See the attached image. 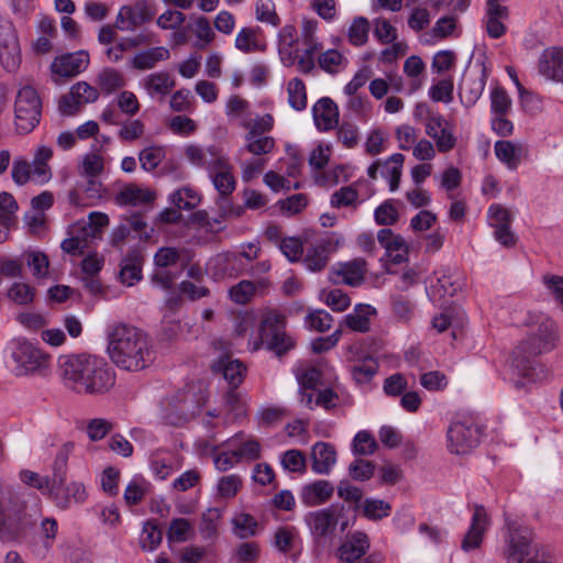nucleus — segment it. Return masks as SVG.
<instances>
[{
    "instance_id": "2f4dec72",
    "label": "nucleus",
    "mask_w": 563,
    "mask_h": 563,
    "mask_svg": "<svg viewBox=\"0 0 563 563\" xmlns=\"http://www.w3.org/2000/svg\"><path fill=\"white\" fill-rule=\"evenodd\" d=\"M486 31L489 37L499 38L506 33L504 21L509 16V10L503 4L486 3Z\"/></svg>"
},
{
    "instance_id": "7c9ffc66",
    "label": "nucleus",
    "mask_w": 563,
    "mask_h": 563,
    "mask_svg": "<svg viewBox=\"0 0 563 563\" xmlns=\"http://www.w3.org/2000/svg\"><path fill=\"white\" fill-rule=\"evenodd\" d=\"M486 85V74L483 70L479 75H470L460 82V97L466 107H473L483 95Z\"/></svg>"
},
{
    "instance_id": "49530a36",
    "label": "nucleus",
    "mask_w": 563,
    "mask_h": 563,
    "mask_svg": "<svg viewBox=\"0 0 563 563\" xmlns=\"http://www.w3.org/2000/svg\"><path fill=\"white\" fill-rule=\"evenodd\" d=\"M98 97V90L86 81L73 85V114L79 110L80 106L95 102Z\"/></svg>"
},
{
    "instance_id": "7ed1b4c3",
    "label": "nucleus",
    "mask_w": 563,
    "mask_h": 563,
    "mask_svg": "<svg viewBox=\"0 0 563 563\" xmlns=\"http://www.w3.org/2000/svg\"><path fill=\"white\" fill-rule=\"evenodd\" d=\"M188 162L197 168L208 173L214 189L219 196L227 198L236 189V178L230 157L218 145H188L185 148Z\"/></svg>"
},
{
    "instance_id": "680f3d73",
    "label": "nucleus",
    "mask_w": 563,
    "mask_h": 563,
    "mask_svg": "<svg viewBox=\"0 0 563 563\" xmlns=\"http://www.w3.org/2000/svg\"><path fill=\"white\" fill-rule=\"evenodd\" d=\"M394 316L401 322H409L415 316V303L406 296L395 295L390 299Z\"/></svg>"
},
{
    "instance_id": "20e7f679",
    "label": "nucleus",
    "mask_w": 563,
    "mask_h": 563,
    "mask_svg": "<svg viewBox=\"0 0 563 563\" xmlns=\"http://www.w3.org/2000/svg\"><path fill=\"white\" fill-rule=\"evenodd\" d=\"M114 382V373L103 358L82 353L73 360V391L103 394L113 387Z\"/></svg>"
},
{
    "instance_id": "a19ab883",
    "label": "nucleus",
    "mask_w": 563,
    "mask_h": 563,
    "mask_svg": "<svg viewBox=\"0 0 563 563\" xmlns=\"http://www.w3.org/2000/svg\"><path fill=\"white\" fill-rule=\"evenodd\" d=\"M319 22L314 19H303L300 26V42L305 46V51L309 53H318L322 49V43L317 36Z\"/></svg>"
},
{
    "instance_id": "2eb2a0df",
    "label": "nucleus",
    "mask_w": 563,
    "mask_h": 563,
    "mask_svg": "<svg viewBox=\"0 0 563 563\" xmlns=\"http://www.w3.org/2000/svg\"><path fill=\"white\" fill-rule=\"evenodd\" d=\"M366 272V261L358 257L333 265L330 269L329 278L333 284L357 287L364 283Z\"/></svg>"
},
{
    "instance_id": "052dcab7",
    "label": "nucleus",
    "mask_w": 563,
    "mask_h": 563,
    "mask_svg": "<svg viewBox=\"0 0 563 563\" xmlns=\"http://www.w3.org/2000/svg\"><path fill=\"white\" fill-rule=\"evenodd\" d=\"M194 533L192 526L185 518H175L170 521L167 539L169 542H185L191 538Z\"/></svg>"
},
{
    "instance_id": "774afa93",
    "label": "nucleus",
    "mask_w": 563,
    "mask_h": 563,
    "mask_svg": "<svg viewBox=\"0 0 563 563\" xmlns=\"http://www.w3.org/2000/svg\"><path fill=\"white\" fill-rule=\"evenodd\" d=\"M165 157V151L161 146H148L139 153L141 167L146 172L154 170Z\"/></svg>"
},
{
    "instance_id": "a18cd8bd",
    "label": "nucleus",
    "mask_w": 563,
    "mask_h": 563,
    "mask_svg": "<svg viewBox=\"0 0 563 563\" xmlns=\"http://www.w3.org/2000/svg\"><path fill=\"white\" fill-rule=\"evenodd\" d=\"M288 103L295 111L307 108V90L305 82L296 77L287 84Z\"/></svg>"
},
{
    "instance_id": "e2e57ef3",
    "label": "nucleus",
    "mask_w": 563,
    "mask_h": 563,
    "mask_svg": "<svg viewBox=\"0 0 563 563\" xmlns=\"http://www.w3.org/2000/svg\"><path fill=\"white\" fill-rule=\"evenodd\" d=\"M368 32V20L363 16L355 18L349 27V42L354 46H362L367 42Z\"/></svg>"
},
{
    "instance_id": "de8ad7c7",
    "label": "nucleus",
    "mask_w": 563,
    "mask_h": 563,
    "mask_svg": "<svg viewBox=\"0 0 563 563\" xmlns=\"http://www.w3.org/2000/svg\"><path fill=\"white\" fill-rule=\"evenodd\" d=\"M8 298L19 306H26L34 301L35 288L29 283L14 282L7 291Z\"/></svg>"
},
{
    "instance_id": "c03bdc74",
    "label": "nucleus",
    "mask_w": 563,
    "mask_h": 563,
    "mask_svg": "<svg viewBox=\"0 0 563 563\" xmlns=\"http://www.w3.org/2000/svg\"><path fill=\"white\" fill-rule=\"evenodd\" d=\"M489 99L492 115H509L512 110V100L503 87L492 88Z\"/></svg>"
},
{
    "instance_id": "f704fd0d",
    "label": "nucleus",
    "mask_w": 563,
    "mask_h": 563,
    "mask_svg": "<svg viewBox=\"0 0 563 563\" xmlns=\"http://www.w3.org/2000/svg\"><path fill=\"white\" fill-rule=\"evenodd\" d=\"M169 51L164 46L151 47L136 53L132 66L139 70L152 69L158 62L169 58Z\"/></svg>"
},
{
    "instance_id": "f8f14e48",
    "label": "nucleus",
    "mask_w": 563,
    "mask_h": 563,
    "mask_svg": "<svg viewBox=\"0 0 563 563\" xmlns=\"http://www.w3.org/2000/svg\"><path fill=\"white\" fill-rule=\"evenodd\" d=\"M156 15V5L147 0L134 4L122 5L115 18V29L123 32H133L141 25L151 22Z\"/></svg>"
},
{
    "instance_id": "bb28decb",
    "label": "nucleus",
    "mask_w": 563,
    "mask_h": 563,
    "mask_svg": "<svg viewBox=\"0 0 563 563\" xmlns=\"http://www.w3.org/2000/svg\"><path fill=\"white\" fill-rule=\"evenodd\" d=\"M223 446L233 448L240 462L256 461L261 457V444L254 438L244 439L239 432L222 443Z\"/></svg>"
},
{
    "instance_id": "6ab92c4d",
    "label": "nucleus",
    "mask_w": 563,
    "mask_h": 563,
    "mask_svg": "<svg viewBox=\"0 0 563 563\" xmlns=\"http://www.w3.org/2000/svg\"><path fill=\"white\" fill-rule=\"evenodd\" d=\"M377 240L393 264H401L407 261L408 245L401 235L390 229H380L377 232Z\"/></svg>"
},
{
    "instance_id": "603ef678",
    "label": "nucleus",
    "mask_w": 563,
    "mask_h": 563,
    "mask_svg": "<svg viewBox=\"0 0 563 563\" xmlns=\"http://www.w3.org/2000/svg\"><path fill=\"white\" fill-rule=\"evenodd\" d=\"M188 29L196 35L197 42L195 46L197 48H203L209 45L214 37V33L211 29L210 22L205 16H198Z\"/></svg>"
},
{
    "instance_id": "69168bd1",
    "label": "nucleus",
    "mask_w": 563,
    "mask_h": 563,
    "mask_svg": "<svg viewBox=\"0 0 563 563\" xmlns=\"http://www.w3.org/2000/svg\"><path fill=\"white\" fill-rule=\"evenodd\" d=\"M255 15L256 20L262 23H266L272 26H278L280 24V19L276 13L273 0H257L255 3Z\"/></svg>"
},
{
    "instance_id": "c85d7f7f",
    "label": "nucleus",
    "mask_w": 563,
    "mask_h": 563,
    "mask_svg": "<svg viewBox=\"0 0 563 563\" xmlns=\"http://www.w3.org/2000/svg\"><path fill=\"white\" fill-rule=\"evenodd\" d=\"M332 243L329 239H320L307 249L303 257L305 266L311 272L322 271L329 261Z\"/></svg>"
},
{
    "instance_id": "9d476101",
    "label": "nucleus",
    "mask_w": 563,
    "mask_h": 563,
    "mask_svg": "<svg viewBox=\"0 0 563 563\" xmlns=\"http://www.w3.org/2000/svg\"><path fill=\"white\" fill-rule=\"evenodd\" d=\"M41 110L42 102L37 91L31 86L21 88L14 104L16 130L23 134L33 131L40 123Z\"/></svg>"
},
{
    "instance_id": "4be33fe9",
    "label": "nucleus",
    "mask_w": 563,
    "mask_h": 563,
    "mask_svg": "<svg viewBox=\"0 0 563 563\" xmlns=\"http://www.w3.org/2000/svg\"><path fill=\"white\" fill-rule=\"evenodd\" d=\"M336 463V451L330 443L319 441L311 450V470L316 474L325 475Z\"/></svg>"
},
{
    "instance_id": "b1692460",
    "label": "nucleus",
    "mask_w": 563,
    "mask_h": 563,
    "mask_svg": "<svg viewBox=\"0 0 563 563\" xmlns=\"http://www.w3.org/2000/svg\"><path fill=\"white\" fill-rule=\"evenodd\" d=\"M103 264V256L96 252L89 253L80 263L82 274L80 279L84 283V286L89 289L91 294H97L101 289L98 274L102 269Z\"/></svg>"
},
{
    "instance_id": "f03ea898",
    "label": "nucleus",
    "mask_w": 563,
    "mask_h": 563,
    "mask_svg": "<svg viewBox=\"0 0 563 563\" xmlns=\"http://www.w3.org/2000/svg\"><path fill=\"white\" fill-rule=\"evenodd\" d=\"M556 341L555 324L547 317H540L537 325L530 330L512 352L511 366L518 376L536 379L538 356L551 351Z\"/></svg>"
},
{
    "instance_id": "393cba45",
    "label": "nucleus",
    "mask_w": 563,
    "mask_h": 563,
    "mask_svg": "<svg viewBox=\"0 0 563 563\" xmlns=\"http://www.w3.org/2000/svg\"><path fill=\"white\" fill-rule=\"evenodd\" d=\"M333 485L325 479H318L301 488L300 500L303 505L312 507L328 501L333 495Z\"/></svg>"
},
{
    "instance_id": "8fccbe9b",
    "label": "nucleus",
    "mask_w": 563,
    "mask_h": 563,
    "mask_svg": "<svg viewBox=\"0 0 563 563\" xmlns=\"http://www.w3.org/2000/svg\"><path fill=\"white\" fill-rule=\"evenodd\" d=\"M221 519V510L219 508H209L202 516L199 525V532L205 540H212L218 534V526Z\"/></svg>"
},
{
    "instance_id": "c756f323",
    "label": "nucleus",
    "mask_w": 563,
    "mask_h": 563,
    "mask_svg": "<svg viewBox=\"0 0 563 563\" xmlns=\"http://www.w3.org/2000/svg\"><path fill=\"white\" fill-rule=\"evenodd\" d=\"M140 85L150 97L164 98L175 87V80L167 71H156L145 76Z\"/></svg>"
},
{
    "instance_id": "473e14b6",
    "label": "nucleus",
    "mask_w": 563,
    "mask_h": 563,
    "mask_svg": "<svg viewBox=\"0 0 563 563\" xmlns=\"http://www.w3.org/2000/svg\"><path fill=\"white\" fill-rule=\"evenodd\" d=\"M374 307L367 303H357L351 313L344 317L342 324L356 332H367L369 330V317L375 314Z\"/></svg>"
},
{
    "instance_id": "412c9836",
    "label": "nucleus",
    "mask_w": 563,
    "mask_h": 563,
    "mask_svg": "<svg viewBox=\"0 0 563 563\" xmlns=\"http://www.w3.org/2000/svg\"><path fill=\"white\" fill-rule=\"evenodd\" d=\"M369 549V539L364 532L352 533L345 542L339 548V558L342 562L358 563L364 560L363 558Z\"/></svg>"
},
{
    "instance_id": "dca6fc26",
    "label": "nucleus",
    "mask_w": 563,
    "mask_h": 563,
    "mask_svg": "<svg viewBox=\"0 0 563 563\" xmlns=\"http://www.w3.org/2000/svg\"><path fill=\"white\" fill-rule=\"evenodd\" d=\"M424 132L440 153H449L456 146L457 139L443 115L432 117L430 122H424Z\"/></svg>"
},
{
    "instance_id": "5701e85b",
    "label": "nucleus",
    "mask_w": 563,
    "mask_h": 563,
    "mask_svg": "<svg viewBox=\"0 0 563 563\" xmlns=\"http://www.w3.org/2000/svg\"><path fill=\"white\" fill-rule=\"evenodd\" d=\"M539 71L547 79L563 82V48H548L539 58Z\"/></svg>"
},
{
    "instance_id": "aec40b11",
    "label": "nucleus",
    "mask_w": 563,
    "mask_h": 563,
    "mask_svg": "<svg viewBox=\"0 0 563 563\" xmlns=\"http://www.w3.org/2000/svg\"><path fill=\"white\" fill-rule=\"evenodd\" d=\"M314 124L319 131H330L339 124V108L329 97L319 99L311 109Z\"/></svg>"
},
{
    "instance_id": "6e6d98bb",
    "label": "nucleus",
    "mask_w": 563,
    "mask_h": 563,
    "mask_svg": "<svg viewBox=\"0 0 563 563\" xmlns=\"http://www.w3.org/2000/svg\"><path fill=\"white\" fill-rule=\"evenodd\" d=\"M299 540L298 531L295 527H279L274 534V545L280 552H289Z\"/></svg>"
},
{
    "instance_id": "ea45409f",
    "label": "nucleus",
    "mask_w": 563,
    "mask_h": 563,
    "mask_svg": "<svg viewBox=\"0 0 563 563\" xmlns=\"http://www.w3.org/2000/svg\"><path fill=\"white\" fill-rule=\"evenodd\" d=\"M347 63V58L334 48H329L322 52L318 57L319 67L330 75H335L342 71L346 67Z\"/></svg>"
},
{
    "instance_id": "cd10ccee",
    "label": "nucleus",
    "mask_w": 563,
    "mask_h": 563,
    "mask_svg": "<svg viewBox=\"0 0 563 563\" xmlns=\"http://www.w3.org/2000/svg\"><path fill=\"white\" fill-rule=\"evenodd\" d=\"M142 255L140 250L133 249L122 260L120 264V282L129 287L136 284L142 278Z\"/></svg>"
},
{
    "instance_id": "a878e982",
    "label": "nucleus",
    "mask_w": 563,
    "mask_h": 563,
    "mask_svg": "<svg viewBox=\"0 0 563 563\" xmlns=\"http://www.w3.org/2000/svg\"><path fill=\"white\" fill-rule=\"evenodd\" d=\"M212 372L221 374L230 387H238L245 377L246 368L239 360L221 356L211 365Z\"/></svg>"
},
{
    "instance_id": "6e6552de",
    "label": "nucleus",
    "mask_w": 563,
    "mask_h": 563,
    "mask_svg": "<svg viewBox=\"0 0 563 563\" xmlns=\"http://www.w3.org/2000/svg\"><path fill=\"white\" fill-rule=\"evenodd\" d=\"M53 157V150L46 145H40L34 151L32 162L24 157L14 158L11 167V178L18 186L30 181L44 185L52 178V169L48 162Z\"/></svg>"
},
{
    "instance_id": "79ce46f5",
    "label": "nucleus",
    "mask_w": 563,
    "mask_h": 563,
    "mask_svg": "<svg viewBox=\"0 0 563 563\" xmlns=\"http://www.w3.org/2000/svg\"><path fill=\"white\" fill-rule=\"evenodd\" d=\"M25 263L33 277L44 279L49 274V261L47 255L40 250H31L25 253Z\"/></svg>"
},
{
    "instance_id": "c9c22d12",
    "label": "nucleus",
    "mask_w": 563,
    "mask_h": 563,
    "mask_svg": "<svg viewBox=\"0 0 563 563\" xmlns=\"http://www.w3.org/2000/svg\"><path fill=\"white\" fill-rule=\"evenodd\" d=\"M404 161L405 156L401 153H395L380 165V175L388 181L390 191L399 187Z\"/></svg>"
},
{
    "instance_id": "a211bd4d",
    "label": "nucleus",
    "mask_w": 563,
    "mask_h": 563,
    "mask_svg": "<svg viewBox=\"0 0 563 563\" xmlns=\"http://www.w3.org/2000/svg\"><path fill=\"white\" fill-rule=\"evenodd\" d=\"M338 508H328L310 511L305 516V522L316 537H327L334 532L338 525Z\"/></svg>"
},
{
    "instance_id": "338daca9",
    "label": "nucleus",
    "mask_w": 563,
    "mask_h": 563,
    "mask_svg": "<svg viewBox=\"0 0 563 563\" xmlns=\"http://www.w3.org/2000/svg\"><path fill=\"white\" fill-rule=\"evenodd\" d=\"M104 167L103 158L96 153H88L84 156L79 165V175L81 178L98 177Z\"/></svg>"
},
{
    "instance_id": "3c124183",
    "label": "nucleus",
    "mask_w": 563,
    "mask_h": 563,
    "mask_svg": "<svg viewBox=\"0 0 563 563\" xmlns=\"http://www.w3.org/2000/svg\"><path fill=\"white\" fill-rule=\"evenodd\" d=\"M163 532L155 521L148 520L144 523L140 545L145 551H154L162 542Z\"/></svg>"
},
{
    "instance_id": "423d86ee",
    "label": "nucleus",
    "mask_w": 563,
    "mask_h": 563,
    "mask_svg": "<svg viewBox=\"0 0 563 563\" xmlns=\"http://www.w3.org/2000/svg\"><path fill=\"white\" fill-rule=\"evenodd\" d=\"M47 357L26 339L11 340L5 347V365L15 376L34 374L46 365Z\"/></svg>"
},
{
    "instance_id": "4468645a",
    "label": "nucleus",
    "mask_w": 563,
    "mask_h": 563,
    "mask_svg": "<svg viewBox=\"0 0 563 563\" xmlns=\"http://www.w3.org/2000/svg\"><path fill=\"white\" fill-rule=\"evenodd\" d=\"M464 285V277L460 272L445 267L438 272L437 282L427 288V294L430 300L438 302L442 298L453 297L462 290Z\"/></svg>"
},
{
    "instance_id": "37998d69",
    "label": "nucleus",
    "mask_w": 563,
    "mask_h": 563,
    "mask_svg": "<svg viewBox=\"0 0 563 563\" xmlns=\"http://www.w3.org/2000/svg\"><path fill=\"white\" fill-rule=\"evenodd\" d=\"M361 508L363 516L373 521L382 520L391 512V505L388 501L377 498L364 499Z\"/></svg>"
},
{
    "instance_id": "13d9d810",
    "label": "nucleus",
    "mask_w": 563,
    "mask_h": 563,
    "mask_svg": "<svg viewBox=\"0 0 563 563\" xmlns=\"http://www.w3.org/2000/svg\"><path fill=\"white\" fill-rule=\"evenodd\" d=\"M148 483L142 477H134L125 487L123 498L126 505L135 506L140 504L147 492Z\"/></svg>"
},
{
    "instance_id": "72a5a7b5",
    "label": "nucleus",
    "mask_w": 563,
    "mask_h": 563,
    "mask_svg": "<svg viewBox=\"0 0 563 563\" xmlns=\"http://www.w3.org/2000/svg\"><path fill=\"white\" fill-rule=\"evenodd\" d=\"M496 157L510 170H516L521 162L522 147L511 141H497L494 144Z\"/></svg>"
},
{
    "instance_id": "e433bc0d",
    "label": "nucleus",
    "mask_w": 563,
    "mask_h": 563,
    "mask_svg": "<svg viewBox=\"0 0 563 563\" xmlns=\"http://www.w3.org/2000/svg\"><path fill=\"white\" fill-rule=\"evenodd\" d=\"M85 195L88 200L87 205H95L103 196V188L98 177H86L77 185L76 190H73V205H79L78 196Z\"/></svg>"
},
{
    "instance_id": "4c0bfd02",
    "label": "nucleus",
    "mask_w": 563,
    "mask_h": 563,
    "mask_svg": "<svg viewBox=\"0 0 563 563\" xmlns=\"http://www.w3.org/2000/svg\"><path fill=\"white\" fill-rule=\"evenodd\" d=\"M154 199L152 191L140 188L136 185H128L115 196V202L120 206H137L151 202Z\"/></svg>"
},
{
    "instance_id": "5fc2aeb1",
    "label": "nucleus",
    "mask_w": 563,
    "mask_h": 563,
    "mask_svg": "<svg viewBox=\"0 0 563 563\" xmlns=\"http://www.w3.org/2000/svg\"><path fill=\"white\" fill-rule=\"evenodd\" d=\"M378 371V364L373 358L363 360L351 366V375L357 384H367Z\"/></svg>"
},
{
    "instance_id": "ddd939ff",
    "label": "nucleus",
    "mask_w": 563,
    "mask_h": 563,
    "mask_svg": "<svg viewBox=\"0 0 563 563\" xmlns=\"http://www.w3.org/2000/svg\"><path fill=\"white\" fill-rule=\"evenodd\" d=\"M0 62L9 70H15L21 63V48L14 24L0 18Z\"/></svg>"
},
{
    "instance_id": "1a4fd4ad",
    "label": "nucleus",
    "mask_w": 563,
    "mask_h": 563,
    "mask_svg": "<svg viewBox=\"0 0 563 563\" xmlns=\"http://www.w3.org/2000/svg\"><path fill=\"white\" fill-rule=\"evenodd\" d=\"M482 428L472 417L453 421L446 432L448 449L453 454H466L481 441Z\"/></svg>"
},
{
    "instance_id": "864d4df0",
    "label": "nucleus",
    "mask_w": 563,
    "mask_h": 563,
    "mask_svg": "<svg viewBox=\"0 0 563 563\" xmlns=\"http://www.w3.org/2000/svg\"><path fill=\"white\" fill-rule=\"evenodd\" d=\"M52 80L62 85L70 79V53L58 55L51 64Z\"/></svg>"
},
{
    "instance_id": "0e129e2a",
    "label": "nucleus",
    "mask_w": 563,
    "mask_h": 563,
    "mask_svg": "<svg viewBox=\"0 0 563 563\" xmlns=\"http://www.w3.org/2000/svg\"><path fill=\"white\" fill-rule=\"evenodd\" d=\"M98 84L102 91L111 93L125 85L123 75L113 69L106 68L98 76Z\"/></svg>"
},
{
    "instance_id": "39448f33",
    "label": "nucleus",
    "mask_w": 563,
    "mask_h": 563,
    "mask_svg": "<svg viewBox=\"0 0 563 563\" xmlns=\"http://www.w3.org/2000/svg\"><path fill=\"white\" fill-rule=\"evenodd\" d=\"M286 316L276 310L266 311L258 328V338L249 343L251 351H258L263 345L282 356L295 347V340L286 332Z\"/></svg>"
},
{
    "instance_id": "0eeeda50",
    "label": "nucleus",
    "mask_w": 563,
    "mask_h": 563,
    "mask_svg": "<svg viewBox=\"0 0 563 563\" xmlns=\"http://www.w3.org/2000/svg\"><path fill=\"white\" fill-rule=\"evenodd\" d=\"M504 555L507 563H550L545 550L532 543L531 532L515 523L508 525Z\"/></svg>"
},
{
    "instance_id": "09e8293b",
    "label": "nucleus",
    "mask_w": 563,
    "mask_h": 563,
    "mask_svg": "<svg viewBox=\"0 0 563 563\" xmlns=\"http://www.w3.org/2000/svg\"><path fill=\"white\" fill-rule=\"evenodd\" d=\"M169 201L179 210H191L198 206L200 197L195 189L183 187L170 194Z\"/></svg>"
},
{
    "instance_id": "f3484780",
    "label": "nucleus",
    "mask_w": 563,
    "mask_h": 563,
    "mask_svg": "<svg viewBox=\"0 0 563 563\" xmlns=\"http://www.w3.org/2000/svg\"><path fill=\"white\" fill-rule=\"evenodd\" d=\"M489 517L484 506L476 505L471 525L462 540L461 548L465 552L478 549L483 542L484 533L489 527Z\"/></svg>"
},
{
    "instance_id": "4d7b16f0",
    "label": "nucleus",
    "mask_w": 563,
    "mask_h": 563,
    "mask_svg": "<svg viewBox=\"0 0 563 563\" xmlns=\"http://www.w3.org/2000/svg\"><path fill=\"white\" fill-rule=\"evenodd\" d=\"M232 525L234 533L241 539L250 538L256 532L257 522L250 514H235L232 518Z\"/></svg>"
},
{
    "instance_id": "bf43d9fd",
    "label": "nucleus",
    "mask_w": 563,
    "mask_h": 563,
    "mask_svg": "<svg viewBox=\"0 0 563 563\" xmlns=\"http://www.w3.org/2000/svg\"><path fill=\"white\" fill-rule=\"evenodd\" d=\"M280 464L284 470L291 473L303 474L307 470V460L300 450H288L283 453Z\"/></svg>"
},
{
    "instance_id": "f257e3e1",
    "label": "nucleus",
    "mask_w": 563,
    "mask_h": 563,
    "mask_svg": "<svg viewBox=\"0 0 563 563\" xmlns=\"http://www.w3.org/2000/svg\"><path fill=\"white\" fill-rule=\"evenodd\" d=\"M108 353L119 368L131 372L142 371L155 360L146 334L125 323H118L109 330Z\"/></svg>"
},
{
    "instance_id": "58836bf2",
    "label": "nucleus",
    "mask_w": 563,
    "mask_h": 563,
    "mask_svg": "<svg viewBox=\"0 0 563 563\" xmlns=\"http://www.w3.org/2000/svg\"><path fill=\"white\" fill-rule=\"evenodd\" d=\"M275 147V140L268 135H257L254 132H247L245 134V145L239 150L242 154L244 151L249 152L254 156L262 157L265 154L271 153Z\"/></svg>"
},
{
    "instance_id": "9b49d317",
    "label": "nucleus",
    "mask_w": 563,
    "mask_h": 563,
    "mask_svg": "<svg viewBox=\"0 0 563 563\" xmlns=\"http://www.w3.org/2000/svg\"><path fill=\"white\" fill-rule=\"evenodd\" d=\"M109 225L108 214L92 211L87 219L73 223V255L76 251L80 254L95 240H101L103 230Z\"/></svg>"
}]
</instances>
